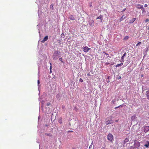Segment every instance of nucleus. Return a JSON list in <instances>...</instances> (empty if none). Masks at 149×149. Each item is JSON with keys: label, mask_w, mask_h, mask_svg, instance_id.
Wrapping results in <instances>:
<instances>
[{"label": "nucleus", "mask_w": 149, "mask_h": 149, "mask_svg": "<svg viewBox=\"0 0 149 149\" xmlns=\"http://www.w3.org/2000/svg\"><path fill=\"white\" fill-rule=\"evenodd\" d=\"M59 53H59L58 51H56L54 52L53 56V58L54 60H56L57 59L58 55H59Z\"/></svg>", "instance_id": "f257e3e1"}, {"label": "nucleus", "mask_w": 149, "mask_h": 149, "mask_svg": "<svg viewBox=\"0 0 149 149\" xmlns=\"http://www.w3.org/2000/svg\"><path fill=\"white\" fill-rule=\"evenodd\" d=\"M107 139L109 140L111 142L113 139V135L111 134H109L107 136Z\"/></svg>", "instance_id": "f03ea898"}, {"label": "nucleus", "mask_w": 149, "mask_h": 149, "mask_svg": "<svg viewBox=\"0 0 149 149\" xmlns=\"http://www.w3.org/2000/svg\"><path fill=\"white\" fill-rule=\"evenodd\" d=\"M82 49L84 52H87L88 51L91 49L90 48H89L87 46L83 47Z\"/></svg>", "instance_id": "7ed1b4c3"}, {"label": "nucleus", "mask_w": 149, "mask_h": 149, "mask_svg": "<svg viewBox=\"0 0 149 149\" xmlns=\"http://www.w3.org/2000/svg\"><path fill=\"white\" fill-rule=\"evenodd\" d=\"M140 145V143L139 141H136L134 144V146L136 148L139 147Z\"/></svg>", "instance_id": "20e7f679"}, {"label": "nucleus", "mask_w": 149, "mask_h": 149, "mask_svg": "<svg viewBox=\"0 0 149 149\" xmlns=\"http://www.w3.org/2000/svg\"><path fill=\"white\" fill-rule=\"evenodd\" d=\"M149 130V126H145L144 129V132L146 133Z\"/></svg>", "instance_id": "39448f33"}, {"label": "nucleus", "mask_w": 149, "mask_h": 149, "mask_svg": "<svg viewBox=\"0 0 149 149\" xmlns=\"http://www.w3.org/2000/svg\"><path fill=\"white\" fill-rule=\"evenodd\" d=\"M113 121L112 120H110L106 121V125H108L113 123Z\"/></svg>", "instance_id": "423d86ee"}, {"label": "nucleus", "mask_w": 149, "mask_h": 149, "mask_svg": "<svg viewBox=\"0 0 149 149\" xmlns=\"http://www.w3.org/2000/svg\"><path fill=\"white\" fill-rule=\"evenodd\" d=\"M48 39V36H46L42 40V42L43 43H44Z\"/></svg>", "instance_id": "0eeeda50"}, {"label": "nucleus", "mask_w": 149, "mask_h": 149, "mask_svg": "<svg viewBox=\"0 0 149 149\" xmlns=\"http://www.w3.org/2000/svg\"><path fill=\"white\" fill-rule=\"evenodd\" d=\"M97 19H100V22H102L103 20V18H102V16L100 15L97 18Z\"/></svg>", "instance_id": "6e6552de"}, {"label": "nucleus", "mask_w": 149, "mask_h": 149, "mask_svg": "<svg viewBox=\"0 0 149 149\" xmlns=\"http://www.w3.org/2000/svg\"><path fill=\"white\" fill-rule=\"evenodd\" d=\"M146 95L147 97V98L149 100V90L146 92Z\"/></svg>", "instance_id": "1a4fd4ad"}, {"label": "nucleus", "mask_w": 149, "mask_h": 149, "mask_svg": "<svg viewBox=\"0 0 149 149\" xmlns=\"http://www.w3.org/2000/svg\"><path fill=\"white\" fill-rule=\"evenodd\" d=\"M136 19V18H133L132 20H131L130 21L129 23L131 24V23H133L135 21Z\"/></svg>", "instance_id": "9d476101"}, {"label": "nucleus", "mask_w": 149, "mask_h": 149, "mask_svg": "<svg viewBox=\"0 0 149 149\" xmlns=\"http://www.w3.org/2000/svg\"><path fill=\"white\" fill-rule=\"evenodd\" d=\"M69 18L71 20H74L75 19L74 18V17L72 15H70V16Z\"/></svg>", "instance_id": "9b49d317"}, {"label": "nucleus", "mask_w": 149, "mask_h": 149, "mask_svg": "<svg viewBox=\"0 0 149 149\" xmlns=\"http://www.w3.org/2000/svg\"><path fill=\"white\" fill-rule=\"evenodd\" d=\"M138 6H140L139 7H138V8H140L142 10H144V9L143 8V6H141L140 5L138 4Z\"/></svg>", "instance_id": "f8f14e48"}, {"label": "nucleus", "mask_w": 149, "mask_h": 149, "mask_svg": "<svg viewBox=\"0 0 149 149\" xmlns=\"http://www.w3.org/2000/svg\"><path fill=\"white\" fill-rule=\"evenodd\" d=\"M147 144H145L144 145V146H145L146 148H148L149 146V141H147Z\"/></svg>", "instance_id": "ddd939ff"}, {"label": "nucleus", "mask_w": 149, "mask_h": 149, "mask_svg": "<svg viewBox=\"0 0 149 149\" xmlns=\"http://www.w3.org/2000/svg\"><path fill=\"white\" fill-rule=\"evenodd\" d=\"M91 21V22L90 23V25L91 26H93L94 25V22L93 20H92Z\"/></svg>", "instance_id": "4468645a"}, {"label": "nucleus", "mask_w": 149, "mask_h": 149, "mask_svg": "<svg viewBox=\"0 0 149 149\" xmlns=\"http://www.w3.org/2000/svg\"><path fill=\"white\" fill-rule=\"evenodd\" d=\"M129 141L128 138H126L124 141V143L127 142Z\"/></svg>", "instance_id": "2eb2a0df"}, {"label": "nucleus", "mask_w": 149, "mask_h": 149, "mask_svg": "<svg viewBox=\"0 0 149 149\" xmlns=\"http://www.w3.org/2000/svg\"><path fill=\"white\" fill-rule=\"evenodd\" d=\"M123 63H121L120 64H117L116 66V67H119L120 66H121L122 65H123Z\"/></svg>", "instance_id": "dca6fc26"}, {"label": "nucleus", "mask_w": 149, "mask_h": 149, "mask_svg": "<svg viewBox=\"0 0 149 149\" xmlns=\"http://www.w3.org/2000/svg\"><path fill=\"white\" fill-rule=\"evenodd\" d=\"M126 52H125L123 55L121 57V59L123 60V59H124V57L125 56V55H126Z\"/></svg>", "instance_id": "f3484780"}, {"label": "nucleus", "mask_w": 149, "mask_h": 149, "mask_svg": "<svg viewBox=\"0 0 149 149\" xmlns=\"http://www.w3.org/2000/svg\"><path fill=\"white\" fill-rule=\"evenodd\" d=\"M53 6H54L53 4H51L50 6V8L52 9V10H53L54 9Z\"/></svg>", "instance_id": "a211bd4d"}, {"label": "nucleus", "mask_w": 149, "mask_h": 149, "mask_svg": "<svg viewBox=\"0 0 149 149\" xmlns=\"http://www.w3.org/2000/svg\"><path fill=\"white\" fill-rule=\"evenodd\" d=\"M45 135H47V136H52V135L50 134L45 133Z\"/></svg>", "instance_id": "6ab92c4d"}, {"label": "nucleus", "mask_w": 149, "mask_h": 149, "mask_svg": "<svg viewBox=\"0 0 149 149\" xmlns=\"http://www.w3.org/2000/svg\"><path fill=\"white\" fill-rule=\"evenodd\" d=\"M141 42H139L136 45V46H137L139 45H140V44H141Z\"/></svg>", "instance_id": "aec40b11"}, {"label": "nucleus", "mask_w": 149, "mask_h": 149, "mask_svg": "<svg viewBox=\"0 0 149 149\" xmlns=\"http://www.w3.org/2000/svg\"><path fill=\"white\" fill-rule=\"evenodd\" d=\"M59 60L60 61H61V62L63 63V61L62 60V58L61 57L59 58Z\"/></svg>", "instance_id": "412c9836"}, {"label": "nucleus", "mask_w": 149, "mask_h": 149, "mask_svg": "<svg viewBox=\"0 0 149 149\" xmlns=\"http://www.w3.org/2000/svg\"><path fill=\"white\" fill-rule=\"evenodd\" d=\"M79 81L81 82H83V80L81 78H80L79 79Z\"/></svg>", "instance_id": "4be33fe9"}, {"label": "nucleus", "mask_w": 149, "mask_h": 149, "mask_svg": "<svg viewBox=\"0 0 149 149\" xmlns=\"http://www.w3.org/2000/svg\"><path fill=\"white\" fill-rule=\"evenodd\" d=\"M149 21V19H146L145 21V22H148Z\"/></svg>", "instance_id": "5701e85b"}, {"label": "nucleus", "mask_w": 149, "mask_h": 149, "mask_svg": "<svg viewBox=\"0 0 149 149\" xmlns=\"http://www.w3.org/2000/svg\"><path fill=\"white\" fill-rule=\"evenodd\" d=\"M61 36L62 37L64 38L65 37V35L64 34L62 33L61 35Z\"/></svg>", "instance_id": "b1692460"}, {"label": "nucleus", "mask_w": 149, "mask_h": 149, "mask_svg": "<svg viewBox=\"0 0 149 149\" xmlns=\"http://www.w3.org/2000/svg\"><path fill=\"white\" fill-rule=\"evenodd\" d=\"M52 68V66H50V72L51 73L52 72V71H51V69Z\"/></svg>", "instance_id": "393cba45"}, {"label": "nucleus", "mask_w": 149, "mask_h": 149, "mask_svg": "<svg viewBox=\"0 0 149 149\" xmlns=\"http://www.w3.org/2000/svg\"><path fill=\"white\" fill-rule=\"evenodd\" d=\"M103 53H104L106 55H107V56L109 55V54L107 53H106L103 52Z\"/></svg>", "instance_id": "a878e982"}, {"label": "nucleus", "mask_w": 149, "mask_h": 149, "mask_svg": "<svg viewBox=\"0 0 149 149\" xmlns=\"http://www.w3.org/2000/svg\"><path fill=\"white\" fill-rule=\"evenodd\" d=\"M123 16L120 18V21H122L123 19Z\"/></svg>", "instance_id": "bb28decb"}, {"label": "nucleus", "mask_w": 149, "mask_h": 149, "mask_svg": "<svg viewBox=\"0 0 149 149\" xmlns=\"http://www.w3.org/2000/svg\"><path fill=\"white\" fill-rule=\"evenodd\" d=\"M147 6H148V5H147V4H145V5H144V7H147Z\"/></svg>", "instance_id": "cd10ccee"}, {"label": "nucleus", "mask_w": 149, "mask_h": 149, "mask_svg": "<svg viewBox=\"0 0 149 149\" xmlns=\"http://www.w3.org/2000/svg\"><path fill=\"white\" fill-rule=\"evenodd\" d=\"M126 8H125L123 10V11H123V12H124V11L126 10Z\"/></svg>", "instance_id": "c85d7f7f"}, {"label": "nucleus", "mask_w": 149, "mask_h": 149, "mask_svg": "<svg viewBox=\"0 0 149 149\" xmlns=\"http://www.w3.org/2000/svg\"><path fill=\"white\" fill-rule=\"evenodd\" d=\"M40 83V81L39 80H38V84H39Z\"/></svg>", "instance_id": "c756f323"}, {"label": "nucleus", "mask_w": 149, "mask_h": 149, "mask_svg": "<svg viewBox=\"0 0 149 149\" xmlns=\"http://www.w3.org/2000/svg\"><path fill=\"white\" fill-rule=\"evenodd\" d=\"M50 105V103H47V106H49Z\"/></svg>", "instance_id": "7c9ffc66"}, {"label": "nucleus", "mask_w": 149, "mask_h": 149, "mask_svg": "<svg viewBox=\"0 0 149 149\" xmlns=\"http://www.w3.org/2000/svg\"><path fill=\"white\" fill-rule=\"evenodd\" d=\"M87 75L88 76H90V73H88L87 74Z\"/></svg>", "instance_id": "2f4dec72"}, {"label": "nucleus", "mask_w": 149, "mask_h": 149, "mask_svg": "<svg viewBox=\"0 0 149 149\" xmlns=\"http://www.w3.org/2000/svg\"><path fill=\"white\" fill-rule=\"evenodd\" d=\"M91 147H92V146L91 145H90L89 146V148L90 149L91 148Z\"/></svg>", "instance_id": "473e14b6"}, {"label": "nucleus", "mask_w": 149, "mask_h": 149, "mask_svg": "<svg viewBox=\"0 0 149 149\" xmlns=\"http://www.w3.org/2000/svg\"><path fill=\"white\" fill-rule=\"evenodd\" d=\"M68 132H73V131H72V130L68 131Z\"/></svg>", "instance_id": "72a5a7b5"}, {"label": "nucleus", "mask_w": 149, "mask_h": 149, "mask_svg": "<svg viewBox=\"0 0 149 149\" xmlns=\"http://www.w3.org/2000/svg\"><path fill=\"white\" fill-rule=\"evenodd\" d=\"M119 107H120V106H119L117 107H116L115 108V109H117V108H119Z\"/></svg>", "instance_id": "f704fd0d"}, {"label": "nucleus", "mask_w": 149, "mask_h": 149, "mask_svg": "<svg viewBox=\"0 0 149 149\" xmlns=\"http://www.w3.org/2000/svg\"><path fill=\"white\" fill-rule=\"evenodd\" d=\"M59 122L60 123H62V121H60V120H59Z\"/></svg>", "instance_id": "c9c22d12"}, {"label": "nucleus", "mask_w": 149, "mask_h": 149, "mask_svg": "<svg viewBox=\"0 0 149 149\" xmlns=\"http://www.w3.org/2000/svg\"><path fill=\"white\" fill-rule=\"evenodd\" d=\"M135 117V116H132V119L133 118H134Z\"/></svg>", "instance_id": "e433bc0d"}, {"label": "nucleus", "mask_w": 149, "mask_h": 149, "mask_svg": "<svg viewBox=\"0 0 149 149\" xmlns=\"http://www.w3.org/2000/svg\"><path fill=\"white\" fill-rule=\"evenodd\" d=\"M50 65H51L50 66H51V65H52V64H51V63H50Z\"/></svg>", "instance_id": "4c0bfd02"}, {"label": "nucleus", "mask_w": 149, "mask_h": 149, "mask_svg": "<svg viewBox=\"0 0 149 149\" xmlns=\"http://www.w3.org/2000/svg\"><path fill=\"white\" fill-rule=\"evenodd\" d=\"M113 102H115V101H113Z\"/></svg>", "instance_id": "58836bf2"}, {"label": "nucleus", "mask_w": 149, "mask_h": 149, "mask_svg": "<svg viewBox=\"0 0 149 149\" xmlns=\"http://www.w3.org/2000/svg\"><path fill=\"white\" fill-rule=\"evenodd\" d=\"M113 102H115V101H113Z\"/></svg>", "instance_id": "ea45409f"}, {"label": "nucleus", "mask_w": 149, "mask_h": 149, "mask_svg": "<svg viewBox=\"0 0 149 149\" xmlns=\"http://www.w3.org/2000/svg\"><path fill=\"white\" fill-rule=\"evenodd\" d=\"M116 122H118V121L117 120H116Z\"/></svg>", "instance_id": "a19ab883"}, {"label": "nucleus", "mask_w": 149, "mask_h": 149, "mask_svg": "<svg viewBox=\"0 0 149 149\" xmlns=\"http://www.w3.org/2000/svg\"><path fill=\"white\" fill-rule=\"evenodd\" d=\"M128 38V37H127V38Z\"/></svg>", "instance_id": "79ce46f5"}, {"label": "nucleus", "mask_w": 149, "mask_h": 149, "mask_svg": "<svg viewBox=\"0 0 149 149\" xmlns=\"http://www.w3.org/2000/svg\"><path fill=\"white\" fill-rule=\"evenodd\" d=\"M128 38V37H127V38Z\"/></svg>", "instance_id": "37998d69"}, {"label": "nucleus", "mask_w": 149, "mask_h": 149, "mask_svg": "<svg viewBox=\"0 0 149 149\" xmlns=\"http://www.w3.org/2000/svg\"><path fill=\"white\" fill-rule=\"evenodd\" d=\"M120 78H121V77H119V78H120Z\"/></svg>", "instance_id": "c03bdc74"}, {"label": "nucleus", "mask_w": 149, "mask_h": 149, "mask_svg": "<svg viewBox=\"0 0 149 149\" xmlns=\"http://www.w3.org/2000/svg\"><path fill=\"white\" fill-rule=\"evenodd\" d=\"M141 77H143V75H141Z\"/></svg>", "instance_id": "a18cd8bd"}, {"label": "nucleus", "mask_w": 149, "mask_h": 149, "mask_svg": "<svg viewBox=\"0 0 149 149\" xmlns=\"http://www.w3.org/2000/svg\"><path fill=\"white\" fill-rule=\"evenodd\" d=\"M46 126H47V125H46Z\"/></svg>", "instance_id": "49530a36"}, {"label": "nucleus", "mask_w": 149, "mask_h": 149, "mask_svg": "<svg viewBox=\"0 0 149 149\" xmlns=\"http://www.w3.org/2000/svg\"><path fill=\"white\" fill-rule=\"evenodd\" d=\"M148 29H149V27H148Z\"/></svg>", "instance_id": "de8ad7c7"}]
</instances>
